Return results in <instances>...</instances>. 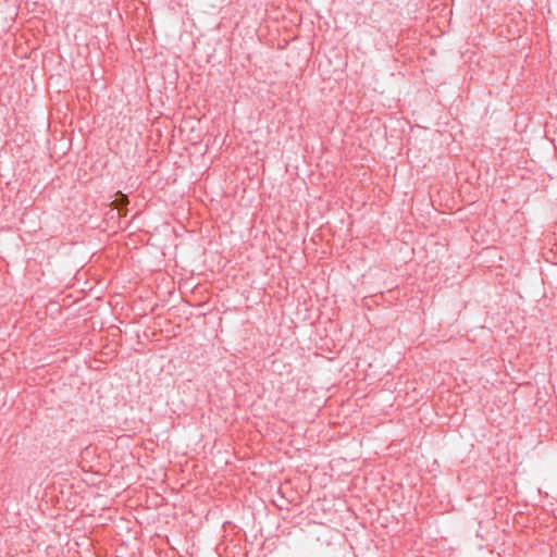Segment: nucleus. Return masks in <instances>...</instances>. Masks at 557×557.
Instances as JSON below:
<instances>
[{
    "mask_svg": "<svg viewBox=\"0 0 557 557\" xmlns=\"http://www.w3.org/2000/svg\"><path fill=\"white\" fill-rule=\"evenodd\" d=\"M114 203H116V206H120V205H124V203H127V197L125 195H120L115 200H114Z\"/></svg>",
    "mask_w": 557,
    "mask_h": 557,
    "instance_id": "nucleus-2",
    "label": "nucleus"
},
{
    "mask_svg": "<svg viewBox=\"0 0 557 557\" xmlns=\"http://www.w3.org/2000/svg\"><path fill=\"white\" fill-rule=\"evenodd\" d=\"M271 502L280 510L288 509V505L298 506L301 504L304 496L299 490H273ZM263 493L272 492V490H261Z\"/></svg>",
    "mask_w": 557,
    "mask_h": 557,
    "instance_id": "nucleus-1",
    "label": "nucleus"
},
{
    "mask_svg": "<svg viewBox=\"0 0 557 557\" xmlns=\"http://www.w3.org/2000/svg\"><path fill=\"white\" fill-rule=\"evenodd\" d=\"M71 491L72 490H59V494H61V497H64L66 495L71 496Z\"/></svg>",
    "mask_w": 557,
    "mask_h": 557,
    "instance_id": "nucleus-3",
    "label": "nucleus"
}]
</instances>
